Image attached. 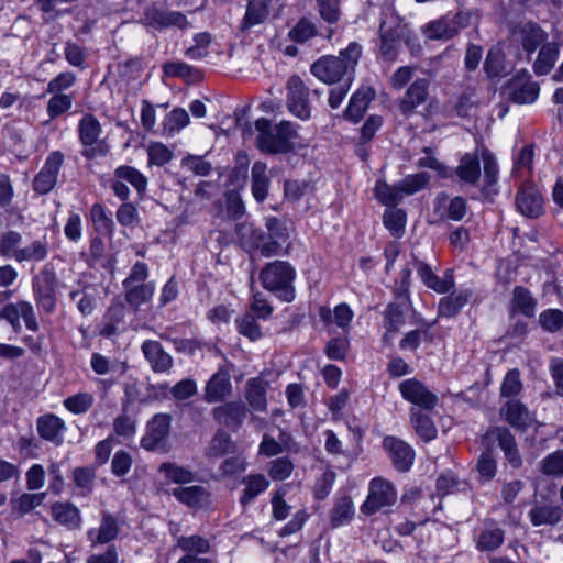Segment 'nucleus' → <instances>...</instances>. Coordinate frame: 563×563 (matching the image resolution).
I'll list each match as a JSON object with an SVG mask.
<instances>
[{
  "instance_id": "obj_24",
  "label": "nucleus",
  "mask_w": 563,
  "mask_h": 563,
  "mask_svg": "<svg viewBox=\"0 0 563 563\" xmlns=\"http://www.w3.org/2000/svg\"><path fill=\"white\" fill-rule=\"evenodd\" d=\"M79 139L84 146L89 147L85 150L87 157H93L96 155V148L92 147L100 135L101 126L98 120L91 115L86 114L79 122Z\"/></svg>"
},
{
  "instance_id": "obj_58",
  "label": "nucleus",
  "mask_w": 563,
  "mask_h": 563,
  "mask_svg": "<svg viewBox=\"0 0 563 563\" xmlns=\"http://www.w3.org/2000/svg\"><path fill=\"white\" fill-rule=\"evenodd\" d=\"M504 531L499 528L488 529L479 534L477 547L484 551H493L501 545Z\"/></svg>"
},
{
  "instance_id": "obj_64",
  "label": "nucleus",
  "mask_w": 563,
  "mask_h": 563,
  "mask_svg": "<svg viewBox=\"0 0 563 563\" xmlns=\"http://www.w3.org/2000/svg\"><path fill=\"white\" fill-rule=\"evenodd\" d=\"M484 69L489 77H497L504 71V56L499 49L488 52L484 62Z\"/></svg>"
},
{
  "instance_id": "obj_37",
  "label": "nucleus",
  "mask_w": 563,
  "mask_h": 563,
  "mask_svg": "<svg viewBox=\"0 0 563 563\" xmlns=\"http://www.w3.org/2000/svg\"><path fill=\"white\" fill-rule=\"evenodd\" d=\"M457 27L453 21L445 18L428 23L423 33L429 40H450L457 34Z\"/></svg>"
},
{
  "instance_id": "obj_30",
  "label": "nucleus",
  "mask_w": 563,
  "mask_h": 563,
  "mask_svg": "<svg viewBox=\"0 0 563 563\" xmlns=\"http://www.w3.org/2000/svg\"><path fill=\"white\" fill-rule=\"evenodd\" d=\"M562 515V508L552 504L536 505L528 514L529 519L534 527L542 525L554 526L561 520Z\"/></svg>"
},
{
  "instance_id": "obj_6",
  "label": "nucleus",
  "mask_w": 563,
  "mask_h": 563,
  "mask_svg": "<svg viewBox=\"0 0 563 563\" xmlns=\"http://www.w3.org/2000/svg\"><path fill=\"white\" fill-rule=\"evenodd\" d=\"M141 22L146 27L154 30H163L172 26L184 30L189 25L185 14L169 10L158 3H152L144 9Z\"/></svg>"
},
{
  "instance_id": "obj_34",
  "label": "nucleus",
  "mask_w": 563,
  "mask_h": 563,
  "mask_svg": "<svg viewBox=\"0 0 563 563\" xmlns=\"http://www.w3.org/2000/svg\"><path fill=\"white\" fill-rule=\"evenodd\" d=\"M65 430V424L62 419L54 415H45L37 420V431L40 435L56 444L62 442V434Z\"/></svg>"
},
{
  "instance_id": "obj_54",
  "label": "nucleus",
  "mask_w": 563,
  "mask_h": 563,
  "mask_svg": "<svg viewBox=\"0 0 563 563\" xmlns=\"http://www.w3.org/2000/svg\"><path fill=\"white\" fill-rule=\"evenodd\" d=\"M189 114L185 109L176 108L164 120V129L169 134L178 132L189 123Z\"/></svg>"
},
{
  "instance_id": "obj_21",
  "label": "nucleus",
  "mask_w": 563,
  "mask_h": 563,
  "mask_svg": "<svg viewBox=\"0 0 563 563\" xmlns=\"http://www.w3.org/2000/svg\"><path fill=\"white\" fill-rule=\"evenodd\" d=\"M212 416L218 423L231 430H236L246 417V408L239 401L225 402L213 408Z\"/></svg>"
},
{
  "instance_id": "obj_46",
  "label": "nucleus",
  "mask_w": 563,
  "mask_h": 563,
  "mask_svg": "<svg viewBox=\"0 0 563 563\" xmlns=\"http://www.w3.org/2000/svg\"><path fill=\"white\" fill-rule=\"evenodd\" d=\"M375 197L386 206H396L402 200L399 184L389 186L383 180L376 183Z\"/></svg>"
},
{
  "instance_id": "obj_23",
  "label": "nucleus",
  "mask_w": 563,
  "mask_h": 563,
  "mask_svg": "<svg viewBox=\"0 0 563 563\" xmlns=\"http://www.w3.org/2000/svg\"><path fill=\"white\" fill-rule=\"evenodd\" d=\"M231 380L228 371L220 368L211 376L205 388L203 399L209 402L224 400L231 394Z\"/></svg>"
},
{
  "instance_id": "obj_25",
  "label": "nucleus",
  "mask_w": 563,
  "mask_h": 563,
  "mask_svg": "<svg viewBox=\"0 0 563 563\" xmlns=\"http://www.w3.org/2000/svg\"><path fill=\"white\" fill-rule=\"evenodd\" d=\"M142 352L155 372H167L173 365L172 356L165 352L156 341H145L142 344Z\"/></svg>"
},
{
  "instance_id": "obj_48",
  "label": "nucleus",
  "mask_w": 563,
  "mask_h": 563,
  "mask_svg": "<svg viewBox=\"0 0 563 563\" xmlns=\"http://www.w3.org/2000/svg\"><path fill=\"white\" fill-rule=\"evenodd\" d=\"M383 222L394 236L399 238L405 231L406 212L402 209H387Z\"/></svg>"
},
{
  "instance_id": "obj_32",
  "label": "nucleus",
  "mask_w": 563,
  "mask_h": 563,
  "mask_svg": "<svg viewBox=\"0 0 563 563\" xmlns=\"http://www.w3.org/2000/svg\"><path fill=\"white\" fill-rule=\"evenodd\" d=\"M471 297L472 291L470 289H464L441 298L438 308L439 316L446 318L456 316L468 302Z\"/></svg>"
},
{
  "instance_id": "obj_5",
  "label": "nucleus",
  "mask_w": 563,
  "mask_h": 563,
  "mask_svg": "<svg viewBox=\"0 0 563 563\" xmlns=\"http://www.w3.org/2000/svg\"><path fill=\"white\" fill-rule=\"evenodd\" d=\"M32 286L37 306L47 313L53 312L57 301V278L52 264L44 265L34 276Z\"/></svg>"
},
{
  "instance_id": "obj_1",
  "label": "nucleus",
  "mask_w": 563,
  "mask_h": 563,
  "mask_svg": "<svg viewBox=\"0 0 563 563\" xmlns=\"http://www.w3.org/2000/svg\"><path fill=\"white\" fill-rule=\"evenodd\" d=\"M257 131L256 147L265 154H286L294 150L292 141L298 136L290 121H282L272 126L266 118H260L254 123Z\"/></svg>"
},
{
  "instance_id": "obj_14",
  "label": "nucleus",
  "mask_w": 563,
  "mask_h": 563,
  "mask_svg": "<svg viewBox=\"0 0 563 563\" xmlns=\"http://www.w3.org/2000/svg\"><path fill=\"white\" fill-rule=\"evenodd\" d=\"M63 162L64 155L60 152H53L48 155L44 166L33 179V190L36 194L45 195L54 188Z\"/></svg>"
},
{
  "instance_id": "obj_19",
  "label": "nucleus",
  "mask_w": 563,
  "mask_h": 563,
  "mask_svg": "<svg viewBox=\"0 0 563 563\" xmlns=\"http://www.w3.org/2000/svg\"><path fill=\"white\" fill-rule=\"evenodd\" d=\"M486 441H497L503 450L506 460L514 466L521 465V456L519 454L516 440L511 432L505 427H495L487 430L485 434Z\"/></svg>"
},
{
  "instance_id": "obj_17",
  "label": "nucleus",
  "mask_w": 563,
  "mask_h": 563,
  "mask_svg": "<svg viewBox=\"0 0 563 563\" xmlns=\"http://www.w3.org/2000/svg\"><path fill=\"white\" fill-rule=\"evenodd\" d=\"M69 86L70 76L67 74H59L48 82L47 91L56 93L47 103V113L51 119L57 118L70 107V98L67 95L60 93V91L67 89Z\"/></svg>"
},
{
  "instance_id": "obj_16",
  "label": "nucleus",
  "mask_w": 563,
  "mask_h": 563,
  "mask_svg": "<svg viewBox=\"0 0 563 563\" xmlns=\"http://www.w3.org/2000/svg\"><path fill=\"white\" fill-rule=\"evenodd\" d=\"M383 448L387 451L397 471L407 472L410 470L415 460V451L410 444L399 438L388 435L383 440Z\"/></svg>"
},
{
  "instance_id": "obj_44",
  "label": "nucleus",
  "mask_w": 563,
  "mask_h": 563,
  "mask_svg": "<svg viewBox=\"0 0 563 563\" xmlns=\"http://www.w3.org/2000/svg\"><path fill=\"white\" fill-rule=\"evenodd\" d=\"M245 488L241 496V504L246 505L253 500L258 494L264 492L268 487V481L262 474L250 475L243 481Z\"/></svg>"
},
{
  "instance_id": "obj_8",
  "label": "nucleus",
  "mask_w": 563,
  "mask_h": 563,
  "mask_svg": "<svg viewBox=\"0 0 563 563\" xmlns=\"http://www.w3.org/2000/svg\"><path fill=\"white\" fill-rule=\"evenodd\" d=\"M548 33L537 22L521 21L510 29V40L528 53H534L548 41Z\"/></svg>"
},
{
  "instance_id": "obj_2",
  "label": "nucleus",
  "mask_w": 563,
  "mask_h": 563,
  "mask_svg": "<svg viewBox=\"0 0 563 563\" xmlns=\"http://www.w3.org/2000/svg\"><path fill=\"white\" fill-rule=\"evenodd\" d=\"M361 56V46L352 43L339 56H324L319 58L311 65V73L325 84H335L340 81L344 75L350 77L351 71L357 64Z\"/></svg>"
},
{
  "instance_id": "obj_42",
  "label": "nucleus",
  "mask_w": 563,
  "mask_h": 563,
  "mask_svg": "<svg viewBox=\"0 0 563 563\" xmlns=\"http://www.w3.org/2000/svg\"><path fill=\"white\" fill-rule=\"evenodd\" d=\"M47 256V244L45 241L35 240L30 245L21 247L14 255V260L22 262H40Z\"/></svg>"
},
{
  "instance_id": "obj_57",
  "label": "nucleus",
  "mask_w": 563,
  "mask_h": 563,
  "mask_svg": "<svg viewBox=\"0 0 563 563\" xmlns=\"http://www.w3.org/2000/svg\"><path fill=\"white\" fill-rule=\"evenodd\" d=\"M236 327L239 332L251 341H256L262 336L261 328L251 313L236 319Z\"/></svg>"
},
{
  "instance_id": "obj_29",
  "label": "nucleus",
  "mask_w": 563,
  "mask_h": 563,
  "mask_svg": "<svg viewBox=\"0 0 563 563\" xmlns=\"http://www.w3.org/2000/svg\"><path fill=\"white\" fill-rule=\"evenodd\" d=\"M454 173L461 181L468 185H477L481 178V165L477 154H464Z\"/></svg>"
},
{
  "instance_id": "obj_40",
  "label": "nucleus",
  "mask_w": 563,
  "mask_h": 563,
  "mask_svg": "<svg viewBox=\"0 0 563 563\" xmlns=\"http://www.w3.org/2000/svg\"><path fill=\"white\" fill-rule=\"evenodd\" d=\"M119 532L117 520L110 515L103 514L101 526L98 531H89V539L92 543H107L113 540Z\"/></svg>"
},
{
  "instance_id": "obj_53",
  "label": "nucleus",
  "mask_w": 563,
  "mask_h": 563,
  "mask_svg": "<svg viewBox=\"0 0 563 563\" xmlns=\"http://www.w3.org/2000/svg\"><path fill=\"white\" fill-rule=\"evenodd\" d=\"M22 242V235L16 231H5L0 235V255L5 258H13Z\"/></svg>"
},
{
  "instance_id": "obj_31",
  "label": "nucleus",
  "mask_w": 563,
  "mask_h": 563,
  "mask_svg": "<svg viewBox=\"0 0 563 563\" xmlns=\"http://www.w3.org/2000/svg\"><path fill=\"white\" fill-rule=\"evenodd\" d=\"M375 97V91L372 88L358 89L351 98L347 109L345 111V118L358 122L365 114L371 100Z\"/></svg>"
},
{
  "instance_id": "obj_27",
  "label": "nucleus",
  "mask_w": 563,
  "mask_h": 563,
  "mask_svg": "<svg viewBox=\"0 0 563 563\" xmlns=\"http://www.w3.org/2000/svg\"><path fill=\"white\" fill-rule=\"evenodd\" d=\"M428 80L423 78L417 79L410 85L399 104L402 113L407 114L416 107L426 102L428 98Z\"/></svg>"
},
{
  "instance_id": "obj_62",
  "label": "nucleus",
  "mask_w": 563,
  "mask_h": 563,
  "mask_svg": "<svg viewBox=\"0 0 563 563\" xmlns=\"http://www.w3.org/2000/svg\"><path fill=\"white\" fill-rule=\"evenodd\" d=\"M294 470V464L288 457H279L269 463L268 474L275 481L288 478Z\"/></svg>"
},
{
  "instance_id": "obj_39",
  "label": "nucleus",
  "mask_w": 563,
  "mask_h": 563,
  "mask_svg": "<svg viewBox=\"0 0 563 563\" xmlns=\"http://www.w3.org/2000/svg\"><path fill=\"white\" fill-rule=\"evenodd\" d=\"M158 472L163 474L168 482L175 484H188L195 479V475L189 468L172 462L162 463L158 467Z\"/></svg>"
},
{
  "instance_id": "obj_9",
  "label": "nucleus",
  "mask_w": 563,
  "mask_h": 563,
  "mask_svg": "<svg viewBox=\"0 0 563 563\" xmlns=\"http://www.w3.org/2000/svg\"><path fill=\"white\" fill-rule=\"evenodd\" d=\"M397 500V493L393 484L382 477L371 481L368 495L361 510L365 515H373L385 507L393 506Z\"/></svg>"
},
{
  "instance_id": "obj_13",
  "label": "nucleus",
  "mask_w": 563,
  "mask_h": 563,
  "mask_svg": "<svg viewBox=\"0 0 563 563\" xmlns=\"http://www.w3.org/2000/svg\"><path fill=\"white\" fill-rule=\"evenodd\" d=\"M287 106L289 111L301 120L310 118L308 101L309 90L298 76H291L287 81Z\"/></svg>"
},
{
  "instance_id": "obj_3",
  "label": "nucleus",
  "mask_w": 563,
  "mask_h": 563,
  "mask_svg": "<svg viewBox=\"0 0 563 563\" xmlns=\"http://www.w3.org/2000/svg\"><path fill=\"white\" fill-rule=\"evenodd\" d=\"M263 287L286 302L295 299V268L285 261L267 263L260 272Z\"/></svg>"
},
{
  "instance_id": "obj_11",
  "label": "nucleus",
  "mask_w": 563,
  "mask_h": 563,
  "mask_svg": "<svg viewBox=\"0 0 563 563\" xmlns=\"http://www.w3.org/2000/svg\"><path fill=\"white\" fill-rule=\"evenodd\" d=\"M20 318L23 319L29 330L34 332L38 330L33 306L29 301L19 300L16 302L7 303L0 310V320H5L15 333H20L22 329Z\"/></svg>"
},
{
  "instance_id": "obj_49",
  "label": "nucleus",
  "mask_w": 563,
  "mask_h": 563,
  "mask_svg": "<svg viewBox=\"0 0 563 563\" xmlns=\"http://www.w3.org/2000/svg\"><path fill=\"white\" fill-rule=\"evenodd\" d=\"M177 545L187 554H205L210 551V543L207 539L192 534L189 537H179L177 539Z\"/></svg>"
},
{
  "instance_id": "obj_38",
  "label": "nucleus",
  "mask_w": 563,
  "mask_h": 563,
  "mask_svg": "<svg viewBox=\"0 0 563 563\" xmlns=\"http://www.w3.org/2000/svg\"><path fill=\"white\" fill-rule=\"evenodd\" d=\"M319 317L327 324L334 321L340 328L346 329L353 318V312L347 305L341 303L335 307L334 311L327 307H320Z\"/></svg>"
},
{
  "instance_id": "obj_33",
  "label": "nucleus",
  "mask_w": 563,
  "mask_h": 563,
  "mask_svg": "<svg viewBox=\"0 0 563 563\" xmlns=\"http://www.w3.org/2000/svg\"><path fill=\"white\" fill-rule=\"evenodd\" d=\"M410 423L418 437L424 442H429L437 437V428L431 417L417 408L410 409Z\"/></svg>"
},
{
  "instance_id": "obj_15",
  "label": "nucleus",
  "mask_w": 563,
  "mask_h": 563,
  "mask_svg": "<svg viewBox=\"0 0 563 563\" xmlns=\"http://www.w3.org/2000/svg\"><path fill=\"white\" fill-rule=\"evenodd\" d=\"M170 417L155 415L147 424L146 434L141 440V446L147 451L164 449V442L169 434Z\"/></svg>"
},
{
  "instance_id": "obj_63",
  "label": "nucleus",
  "mask_w": 563,
  "mask_h": 563,
  "mask_svg": "<svg viewBox=\"0 0 563 563\" xmlns=\"http://www.w3.org/2000/svg\"><path fill=\"white\" fill-rule=\"evenodd\" d=\"M522 388V384L520 380V373L518 369L509 371L501 384L500 395L503 397H515L517 396Z\"/></svg>"
},
{
  "instance_id": "obj_51",
  "label": "nucleus",
  "mask_w": 563,
  "mask_h": 563,
  "mask_svg": "<svg viewBox=\"0 0 563 563\" xmlns=\"http://www.w3.org/2000/svg\"><path fill=\"white\" fill-rule=\"evenodd\" d=\"M429 180L430 176L424 172L406 176L398 183L402 198L420 191L428 185Z\"/></svg>"
},
{
  "instance_id": "obj_41",
  "label": "nucleus",
  "mask_w": 563,
  "mask_h": 563,
  "mask_svg": "<svg viewBox=\"0 0 563 563\" xmlns=\"http://www.w3.org/2000/svg\"><path fill=\"white\" fill-rule=\"evenodd\" d=\"M512 302L515 308L526 317H533L537 300L532 297L531 292L522 287L516 286L512 291Z\"/></svg>"
},
{
  "instance_id": "obj_26",
  "label": "nucleus",
  "mask_w": 563,
  "mask_h": 563,
  "mask_svg": "<svg viewBox=\"0 0 563 563\" xmlns=\"http://www.w3.org/2000/svg\"><path fill=\"white\" fill-rule=\"evenodd\" d=\"M267 388L268 382L261 377L251 378L246 383L245 387V397L251 406V408L255 411H266L267 409Z\"/></svg>"
},
{
  "instance_id": "obj_10",
  "label": "nucleus",
  "mask_w": 563,
  "mask_h": 563,
  "mask_svg": "<svg viewBox=\"0 0 563 563\" xmlns=\"http://www.w3.org/2000/svg\"><path fill=\"white\" fill-rule=\"evenodd\" d=\"M399 391L404 399L411 402L419 410L431 411L438 402V396L422 382L416 378L405 379L399 384Z\"/></svg>"
},
{
  "instance_id": "obj_22",
  "label": "nucleus",
  "mask_w": 563,
  "mask_h": 563,
  "mask_svg": "<svg viewBox=\"0 0 563 563\" xmlns=\"http://www.w3.org/2000/svg\"><path fill=\"white\" fill-rule=\"evenodd\" d=\"M172 494L178 501L194 510L207 508L211 504L209 492L199 485L177 487Z\"/></svg>"
},
{
  "instance_id": "obj_61",
  "label": "nucleus",
  "mask_w": 563,
  "mask_h": 563,
  "mask_svg": "<svg viewBox=\"0 0 563 563\" xmlns=\"http://www.w3.org/2000/svg\"><path fill=\"white\" fill-rule=\"evenodd\" d=\"M539 322L548 332H556L563 327V312L559 309H548L540 313Z\"/></svg>"
},
{
  "instance_id": "obj_60",
  "label": "nucleus",
  "mask_w": 563,
  "mask_h": 563,
  "mask_svg": "<svg viewBox=\"0 0 563 563\" xmlns=\"http://www.w3.org/2000/svg\"><path fill=\"white\" fill-rule=\"evenodd\" d=\"M235 232L242 243L257 247L262 244L263 233L257 232L251 222H241L236 224Z\"/></svg>"
},
{
  "instance_id": "obj_4",
  "label": "nucleus",
  "mask_w": 563,
  "mask_h": 563,
  "mask_svg": "<svg viewBox=\"0 0 563 563\" xmlns=\"http://www.w3.org/2000/svg\"><path fill=\"white\" fill-rule=\"evenodd\" d=\"M407 33V26L393 10H385L379 26V52L384 59L394 60Z\"/></svg>"
},
{
  "instance_id": "obj_56",
  "label": "nucleus",
  "mask_w": 563,
  "mask_h": 563,
  "mask_svg": "<svg viewBox=\"0 0 563 563\" xmlns=\"http://www.w3.org/2000/svg\"><path fill=\"white\" fill-rule=\"evenodd\" d=\"M541 471L545 475L563 477V450H558L541 461Z\"/></svg>"
},
{
  "instance_id": "obj_55",
  "label": "nucleus",
  "mask_w": 563,
  "mask_h": 563,
  "mask_svg": "<svg viewBox=\"0 0 563 563\" xmlns=\"http://www.w3.org/2000/svg\"><path fill=\"white\" fill-rule=\"evenodd\" d=\"M317 34L316 25L307 18L300 19L289 31V37L294 42L303 43Z\"/></svg>"
},
{
  "instance_id": "obj_59",
  "label": "nucleus",
  "mask_w": 563,
  "mask_h": 563,
  "mask_svg": "<svg viewBox=\"0 0 563 563\" xmlns=\"http://www.w3.org/2000/svg\"><path fill=\"white\" fill-rule=\"evenodd\" d=\"M90 217L95 229L103 234H110L113 230V221L106 214L100 203H95L90 210Z\"/></svg>"
},
{
  "instance_id": "obj_7",
  "label": "nucleus",
  "mask_w": 563,
  "mask_h": 563,
  "mask_svg": "<svg viewBox=\"0 0 563 563\" xmlns=\"http://www.w3.org/2000/svg\"><path fill=\"white\" fill-rule=\"evenodd\" d=\"M267 238L263 235L262 244L257 249L265 257L282 254L285 244L289 245L290 232L287 223L276 217H268L265 221Z\"/></svg>"
},
{
  "instance_id": "obj_36",
  "label": "nucleus",
  "mask_w": 563,
  "mask_h": 563,
  "mask_svg": "<svg viewBox=\"0 0 563 563\" xmlns=\"http://www.w3.org/2000/svg\"><path fill=\"white\" fill-rule=\"evenodd\" d=\"M266 164L255 162L252 166V195L256 201L262 202L266 199L269 187V178L266 175Z\"/></svg>"
},
{
  "instance_id": "obj_18",
  "label": "nucleus",
  "mask_w": 563,
  "mask_h": 563,
  "mask_svg": "<svg viewBox=\"0 0 563 563\" xmlns=\"http://www.w3.org/2000/svg\"><path fill=\"white\" fill-rule=\"evenodd\" d=\"M518 211L528 218H538L543 212V199L538 188L532 184H523L516 195Z\"/></svg>"
},
{
  "instance_id": "obj_52",
  "label": "nucleus",
  "mask_w": 563,
  "mask_h": 563,
  "mask_svg": "<svg viewBox=\"0 0 563 563\" xmlns=\"http://www.w3.org/2000/svg\"><path fill=\"white\" fill-rule=\"evenodd\" d=\"M45 497V493L38 494H22L16 499L11 500L12 510L18 512L19 516H23L37 506H40Z\"/></svg>"
},
{
  "instance_id": "obj_47",
  "label": "nucleus",
  "mask_w": 563,
  "mask_h": 563,
  "mask_svg": "<svg viewBox=\"0 0 563 563\" xmlns=\"http://www.w3.org/2000/svg\"><path fill=\"white\" fill-rule=\"evenodd\" d=\"M268 9L267 5L258 0H251L247 3L246 12L243 19V26L249 29L257 25L267 18Z\"/></svg>"
},
{
  "instance_id": "obj_20",
  "label": "nucleus",
  "mask_w": 563,
  "mask_h": 563,
  "mask_svg": "<svg viewBox=\"0 0 563 563\" xmlns=\"http://www.w3.org/2000/svg\"><path fill=\"white\" fill-rule=\"evenodd\" d=\"M500 416L512 428L520 431H525L534 422L533 415L527 409V407L522 402H520L517 399L508 400L500 408Z\"/></svg>"
},
{
  "instance_id": "obj_28",
  "label": "nucleus",
  "mask_w": 563,
  "mask_h": 563,
  "mask_svg": "<svg viewBox=\"0 0 563 563\" xmlns=\"http://www.w3.org/2000/svg\"><path fill=\"white\" fill-rule=\"evenodd\" d=\"M539 53L533 63V71L538 76L549 74L559 57L560 45L555 42H545L543 45L539 47Z\"/></svg>"
},
{
  "instance_id": "obj_12",
  "label": "nucleus",
  "mask_w": 563,
  "mask_h": 563,
  "mask_svg": "<svg viewBox=\"0 0 563 563\" xmlns=\"http://www.w3.org/2000/svg\"><path fill=\"white\" fill-rule=\"evenodd\" d=\"M509 99L516 103H532L539 96V85L531 80L527 70H521L507 85Z\"/></svg>"
},
{
  "instance_id": "obj_50",
  "label": "nucleus",
  "mask_w": 563,
  "mask_h": 563,
  "mask_svg": "<svg viewBox=\"0 0 563 563\" xmlns=\"http://www.w3.org/2000/svg\"><path fill=\"white\" fill-rule=\"evenodd\" d=\"M117 178L129 181L139 194L146 190L147 179L137 169L131 166H120L114 170Z\"/></svg>"
},
{
  "instance_id": "obj_45",
  "label": "nucleus",
  "mask_w": 563,
  "mask_h": 563,
  "mask_svg": "<svg viewBox=\"0 0 563 563\" xmlns=\"http://www.w3.org/2000/svg\"><path fill=\"white\" fill-rule=\"evenodd\" d=\"M354 516V505L349 497L340 498L331 511L332 526L339 527L349 522Z\"/></svg>"
},
{
  "instance_id": "obj_43",
  "label": "nucleus",
  "mask_w": 563,
  "mask_h": 563,
  "mask_svg": "<svg viewBox=\"0 0 563 563\" xmlns=\"http://www.w3.org/2000/svg\"><path fill=\"white\" fill-rule=\"evenodd\" d=\"M234 451V444L228 433L218 430L206 449L209 457H220Z\"/></svg>"
},
{
  "instance_id": "obj_35",
  "label": "nucleus",
  "mask_w": 563,
  "mask_h": 563,
  "mask_svg": "<svg viewBox=\"0 0 563 563\" xmlns=\"http://www.w3.org/2000/svg\"><path fill=\"white\" fill-rule=\"evenodd\" d=\"M123 288L125 290V301L134 310H139L142 305L150 302L155 292V284L153 282Z\"/></svg>"
}]
</instances>
